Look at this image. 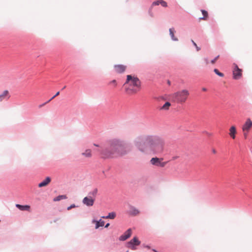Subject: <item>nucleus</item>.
Instances as JSON below:
<instances>
[{"label": "nucleus", "instance_id": "obj_1", "mask_svg": "<svg viewBox=\"0 0 252 252\" xmlns=\"http://www.w3.org/2000/svg\"><path fill=\"white\" fill-rule=\"evenodd\" d=\"M134 145L140 152L144 154L161 153L163 150L164 141L158 137L142 135L136 138Z\"/></svg>", "mask_w": 252, "mask_h": 252}, {"label": "nucleus", "instance_id": "obj_2", "mask_svg": "<svg viewBox=\"0 0 252 252\" xmlns=\"http://www.w3.org/2000/svg\"><path fill=\"white\" fill-rule=\"evenodd\" d=\"M110 150L111 151L106 149L101 152V154L103 158L113 157L116 153L120 156H123L129 151L123 141L117 139L111 142Z\"/></svg>", "mask_w": 252, "mask_h": 252}, {"label": "nucleus", "instance_id": "obj_3", "mask_svg": "<svg viewBox=\"0 0 252 252\" xmlns=\"http://www.w3.org/2000/svg\"><path fill=\"white\" fill-rule=\"evenodd\" d=\"M125 92L128 95L136 94L141 89V81L135 76L127 75L124 84Z\"/></svg>", "mask_w": 252, "mask_h": 252}, {"label": "nucleus", "instance_id": "obj_4", "mask_svg": "<svg viewBox=\"0 0 252 252\" xmlns=\"http://www.w3.org/2000/svg\"><path fill=\"white\" fill-rule=\"evenodd\" d=\"M189 95V91L186 89L179 91L172 94L174 101L178 103H184Z\"/></svg>", "mask_w": 252, "mask_h": 252}, {"label": "nucleus", "instance_id": "obj_5", "mask_svg": "<svg viewBox=\"0 0 252 252\" xmlns=\"http://www.w3.org/2000/svg\"><path fill=\"white\" fill-rule=\"evenodd\" d=\"M141 242L139 241L137 237H134L130 241L127 242L126 244V246L132 250H135L136 249V246H139Z\"/></svg>", "mask_w": 252, "mask_h": 252}, {"label": "nucleus", "instance_id": "obj_6", "mask_svg": "<svg viewBox=\"0 0 252 252\" xmlns=\"http://www.w3.org/2000/svg\"><path fill=\"white\" fill-rule=\"evenodd\" d=\"M234 66L233 77L235 80L239 79L242 76V70L240 69L237 64H234Z\"/></svg>", "mask_w": 252, "mask_h": 252}, {"label": "nucleus", "instance_id": "obj_7", "mask_svg": "<svg viewBox=\"0 0 252 252\" xmlns=\"http://www.w3.org/2000/svg\"><path fill=\"white\" fill-rule=\"evenodd\" d=\"M162 158H153L150 160V162L152 164L159 167H163L166 164V162H162Z\"/></svg>", "mask_w": 252, "mask_h": 252}, {"label": "nucleus", "instance_id": "obj_8", "mask_svg": "<svg viewBox=\"0 0 252 252\" xmlns=\"http://www.w3.org/2000/svg\"><path fill=\"white\" fill-rule=\"evenodd\" d=\"M95 200V198L91 196H86L83 199L82 202L87 206H92Z\"/></svg>", "mask_w": 252, "mask_h": 252}, {"label": "nucleus", "instance_id": "obj_9", "mask_svg": "<svg viewBox=\"0 0 252 252\" xmlns=\"http://www.w3.org/2000/svg\"><path fill=\"white\" fill-rule=\"evenodd\" d=\"M127 68L126 65L124 64H116L114 66L115 72L117 73H124Z\"/></svg>", "mask_w": 252, "mask_h": 252}, {"label": "nucleus", "instance_id": "obj_10", "mask_svg": "<svg viewBox=\"0 0 252 252\" xmlns=\"http://www.w3.org/2000/svg\"><path fill=\"white\" fill-rule=\"evenodd\" d=\"M252 127V121L250 119H248L242 127L243 132H249L251 128Z\"/></svg>", "mask_w": 252, "mask_h": 252}, {"label": "nucleus", "instance_id": "obj_11", "mask_svg": "<svg viewBox=\"0 0 252 252\" xmlns=\"http://www.w3.org/2000/svg\"><path fill=\"white\" fill-rule=\"evenodd\" d=\"M131 229L130 228H129L125 232L124 234H123L119 237V240L120 241H125L128 239V238H129L131 235Z\"/></svg>", "mask_w": 252, "mask_h": 252}, {"label": "nucleus", "instance_id": "obj_12", "mask_svg": "<svg viewBox=\"0 0 252 252\" xmlns=\"http://www.w3.org/2000/svg\"><path fill=\"white\" fill-rule=\"evenodd\" d=\"M10 96L9 92L7 90L4 91L1 94H0V102L4 99H8Z\"/></svg>", "mask_w": 252, "mask_h": 252}, {"label": "nucleus", "instance_id": "obj_13", "mask_svg": "<svg viewBox=\"0 0 252 252\" xmlns=\"http://www.w3.org/2000/svg\"><path fill=\"white\" fill-rule=\"evenodd\" d=\"M51 182V178L49 177H47L45 178V180H44L43 181H42L41 183H40L38 184V187L41 188L43 187H45L47 185H48Z\"/></svg>", "mask_w": 252, "mask_h": 252}, {"label": "nucleus", "instance_id": "obj_14", "mask_svg": "<svg viewBox=\"0 0 252 252\" xmlns=\"http://www.w3.org/2000/svg\"><path fill=\"white\" fill-rule=\"evenodd\" d=\"M16 207L18 208L21 211H30V206L26 205H21L20 204H16Z\"/></svg>", "mask_w": 252, "mask_h": 252}, {"label": "nucleus", "instance_id": "obj_15", "mask_svg": "<svg viewBox=\"0 0 252 252\" xmlns=\"http://www.w3.org/2000/svg\"><path fill=\"white\" fill-rule=\"evenodd\" d=\"M236 133V127L234 126H232L229 129V134L232 139L235 138V134Z\"/></svg>", "mask_w": 252, "mask_h": 252}, {"label": "nucleus", "instance_id": "obj_16", "mask_svg": "<svg viewBox=\"0 0 252 252\" xmlns=\"http://www.w3.org/2000/svg\"><path fill=\"white\" fill-rule=\"evenodd\" d=\"M93 222L95 223V229L98 228L100 226H103L104 225V221L100 220L99 221L93 220Z\"/></svg>", "mask_w": 252, "mask_h": 252}, {"label": "nucleus", "instance_id": "obj_17", "mask_svg": "<svg viewBox=\"0 0 252 252\" xmlns=\"http://www.w3.org/2000/svg\"><path fill=\"white\" fill-rule=\"evenodd\" d=\"M82 155L86 158H90L92 156V151L90 149H87Z\"/></svg>", "mask_w": 252, "mask_h": 252}, {"label": "nucleus", "instance_id": "obj_18", "mask_svg": "<svg viewBox=\"0 0 252 252\" xmlns=\"http://www.w3.org/2000/svg\"><path fill=\"white\" fill-rule=\"evenodd\" d=\"M175 31L174 28H170L169 29V33L171 37V38L174 41H178V38L175 37L174 36V33Z\"/></svg>", "mask_w": 252, "mask_h": 252}, {"label": "nucleus", "instance_id": "obj_19", "mask_svg": "<svg viewBox=\"0 0 252 252\" xmlns=\"http://www.w3.org/2000/svg\"><path fill=\"white\" fill-rule=\"evenodd\" d=\"M116 217V214L114 212H111L109 213L108 215L107 216H103L102 217L103 219H114Z\"/></svg>", "mask_w": 252, "mask_h": 252}, {"label": "nucleus", "instance_id": "obj_20", "mask_svg": "<svg viewBox=\"0 0 252 252\" xmlns=\"http://www.w3.org/2000/svg\"><path fill=\"white\" fill-rule=\"evenodd\" d=\"M202 13L203 15V17L200 18V20H206L208 17V14L207 11L205 10H201Z\"/></svg>", "mask_w": 252, "mask_h": 252}, {"label": "nucleus", "instance_id": "obj_21", "mask_svg": "<svg viewBox=\"0 0 252 252\" xmlns=\"http://www.w3.org/2000/svg\"><path fill=\"white\" fill-rule=\"evenodd\" d=\"M67 198V196L65 195H59L57 197L53 199L54 201H59L62 199H65Z\"/></svg>", "mask_w": 252, "mask_h": 252}, {"label": "nucleus", "instance_id": "obj_22", "mask_svg": "<svg viewBox=\"0 0 252 252\" xmlns=\"http://www.w3.org/2000/svg\"><path fill=\"white\" fill-rule=\"evenodd\" d=\"M171 104L169 102H166L160 108V110H168L169 109Z\"/></svg>", "mask_w": 252, "mask_h": 252}, {"label": "nucleus", "instance_id": "obj_23", "mask_svg": "<svg viewBox=\"0 0 252 252\" xmlns=\"http://www.w3.org/2000/svg\"><path fill=\"white\" fill-rule=\"evenodd\" d=\"M130 214L133 215H137L139 214V211L135 208L132 207L131 208Z\"/></svg>", "mask_w": 252, "mask_h": 252}, {"label": "nucleus", "instance_id": "obj_24", "mask_svg": "<svg viewBox=\"0 0 252 252\" xmlns=\"http://www.w3.org/2000/svg\"><path fill=\"white\" fill-rule=\"evenodd\" d=\"M214 71L215 73L216 74H217L218 75H219V76H220V77L224 76V74L220 72L218 69H215Z\"/></svg>", "mask_w": 252, "mask_h": 252}, {"label": "nucleus", "instance_id": "obj_25", "mask_svg": "<svg viewBox=\"0 0 252 252\" xmlns=\"http://www.w3.org/2000/svg\"><path fill=\"white\" fill-rule=\"evenodd\" d=\"M97 193V189H95L92 192H91L90 193V194L93 195L92 197H93V198H95V196H96Z\"/></svg>", "mask_w": 252, "mask_h": 252}, {"label": "nucleus", "instance_id": "obj_26", "mask_svg": "<svg viewBox=\"0 0 252 252\" xmlns=\"http://www.w3.org/2000/svg\"><path fill=\"white\" fill-rule=\"evenodd\" d=\"M160 0H158L157 1L153 2L152 4V7H153V6H155V5H158L159 4H160Z\"/></svg>", "mask_w": 252, "mask_h": 252}, {"label": "nucleus", "instance_id": "obj_27", "mask_svg": "<svg viewBox=\"0 0 252 252\" xmlns=\"http://www.w3.org/2000/svg\"><path fill=\"white\" fill-rule=\"evenodd\" d=\"M160 2V4H161L163 7H167V4L166 2H165V1H164L163 0H161Z\"/></svg>", "mask_w": 252, "mask_h": 252}, {"label": "nucleus", "instance_id": "obj_28", "mask_svg": "<svg viewBox=\"0 0 252 252\" xmlns=\"http://www.w3.org/2000/svg\"><path fill=\"white\" fill-rule=\"evenodd\" d=\"M191 42L193 43V45L196 47L197 51H199L200 50V48L197 46L195 42H194V41L193 40H191Z\"/></svg>", "mask_w": 252, "mask_h": 252}, {"label": "nucleus", "instance_id": "obj_29", "mask_svg": "<svg viewBox=\"0 0 252 252\" xmlns=\"http://www.w3.org/2000/svg\"><path fill=\"white\" fill-rule=\"evenodd\" d=\"M55 97V96H54H54H53V97H52V98H51L50 99H49L48 101H47V102H45L44 104H42V105H40L39 106V107H42V106H43V105H45L46 104H47V103H49L51 100H52L53 99H54Z\"/></svg>", "mask_w": 252, "mask_h": 252}, {"label": "nucleus", "instance_id": "obj_30", "mask_svg": "<svg viewBox=\"0 0 252 252\" xmlns=\"http://www.w3.org/2000/svg\"><path fill=\"white\" fill-rule=\"evenodd\" d=\"M219 55H218L217 57H216L214 60H212L211 61V63H212V64H214L217 61V60L219 59Z\"/></svg>", "mask_w": 252, "mask_h": 252}, {"label": "nucleus", "instance_id": "obj_31", "mask_svg": "<svg viewBox=\"0 0 252 252\" xmlns=\"http://www.w3.org/2000/svg\"><path fill=\"white\" fill-rule=\"evenodd\" d=\"M110 84H112L114 86V87H116L117 86V82L116 80H113L112 81L110 82Z\"/></svg>", "mask_w": 252, "mask_h": 252}, {"label": "nucleus", "instance_id": "obj_32", "mask_svg": "<svg viewBox=\"0 0 252 252\" xmlns=\"http://www.w3.org/2000/svg\"><path fill=\"white\" fill-rule=\"evenodd\" d=\"M74 207H75V205L74 204H72V205H70V206L68 207L67 209V210H69L71 209L74 208Z\"/></svg>", "mask_w": 252, "mask_h": 252}, {"label": "nucleus", "instance_id": "obj_33", "mask_svg": "<svg viewBox=\"0 0 252 252\" xmlns=\"http://www.w3.org/2000/svg\"><path fill=\"white\" fill-rule=\"evenodd\" d=\"M248 133V132H247L246 131L244 132V137L245 139H246L247 137Z\"/></svg>", "mask_w": 252, "mask_h": 252}, {"label": "nucleus", "instance_id": "obj_34", "mask_svg": "<svg viewBox=\"0 0 252 252\" xmlns=\"http://www.w3.org/2000/svg\"><path fill=\"white\" fill-rule=\"evenodd\" d=\"M212 152L213 154H216L217 153V151L215 149H212Z\"/></svg>", "mask_w": 252, "mask_h": 252}, {"label": "nucleus", "instance_id": "obj_35", "mask_svg": "<svg viewBox=\"0 0 252 252\" xmlns=\"http://www.w3.org/2000/svg\"><path fill=\"white\" fill-rule=\"evenodd\" d=\"M59 94H60V92H58L54 96H55V97H56L57 96L59 95Z\"/></svg>", "mask_w": 252, "mask_h": 252}, {"label": "nucleus", "instance_id": "obj_36", "mask_svg": "<svg viewBox=\"0 0 252 252\" xmlns=\"http://www.w3.org/2000/svg\"><path fill=\"white\" fill-rule=\"evenodd\" d=\"M202 90L203 91H204V92H206V91H207V89H206V88H203L202 89Z\"/></svg>", "mask_w": 252, "mask_h": 252}, {"label": "nucleus", "instance_id": "obj_37", "mask_svg": "<svg viewBox=\"0 0 252 252\" xmlns=\"http://www.w3.org/2000/svg\"><path fill=\"white\" fill-rule=\"evenodd\" d=\"M109 225H110V224H109V223H107V224H106V225L105 226V228H107V227L109 226Z\"/></svg>", "mask_w": 252, "mask_h": 252}, {"label": "nucleus", "instance_id": "obj_38", "mask_svg": "<svg viewBox=\"0 0 252 252\" xmlns=\"http://www.w3.org/2000/svg\"><path fill=\"white\" fill-rule=\"evenodd\" d=\"M205 60L206 64H208L209 63L208 60L207 59H205Z\"/></svg>", "mask_w": 252, "mask_h": 252}, {"label": "nucleus", "instance_id": "obj_39", "mask_svg": "<svg viewBox=\"0 0 252 252\" xmlns=\"http://www.w3.org/2000/svg\"><path fill=\"white\" fill-rule=\"evenodd\" d=\"M168 84L169 85H170V82L169 81H168Z\"/></svg>", "mask_w": 252, "mask_h": 252}, {"label": "nucleus", "instance_id": "obj_40", "mask_svg": "<svg viewBox=\"0 0 252 252\" xmlns=\"http://www.w3.org/2000/svg\"><path fill=\"white\" fill-rule=\"evenodd\" d=\"M146 247L147 248H148V249H150V247H149V246H147Z\"/></svg>", "mask_w": 252, "mask_h": 252}, {"label": "nucleus", "instance_id": "obj_41", "mask_svg": "<svg viewBox=\"0 0 252 252\" xmlns=\"http://www.w3.org/2000/svg\"><path fill=\"white\" fill-rule=\"evenodd\" d=\"M94 145L95 146H98V145H96L95 144H94Z\"/></svg>", "mask_w": 252, "mask_h": 252}, {"label": "nucleus", "instance_id": "obj_42", "mask_svg": "<svg viewBox=\"0 0 252 252\" xmlns=\"http://www.w3.org/2000/svg\"><path fill=\"white\" fill-rule=\"evenodd\" d=\"M155 252H157L156 250H153Z\"/></svg>", "mask_w": 252, "mask_h": 252}, {"label": "nucleus", "instance_id": "obj_43", "mask_svg": "<svg viewBox=\"0 0 252 252\" xmlns=\"http://www.w3.org/2000/svg\"><path fill=\"white\" fill-rule=\"evenodd\" d=\"M126 252H128V251Z\"/></svg>", "mask_w": 252, "mask_h": 252}]
</instances>
